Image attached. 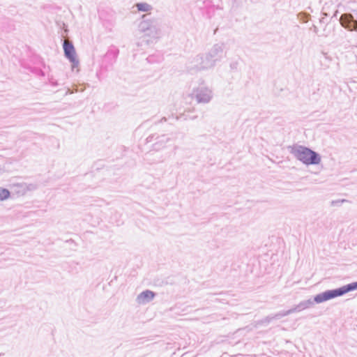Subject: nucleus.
Returning a JSON list of instances; mask_svg holds the SVG:
<instances>
[{"instance_id":"obj_1","label":"nucleus","mask_w":357,"mask_h":357,"mask_svg":"<svg viewBox=\"0 0 357 357\" xmlns=\"http://www.w3.org/2000/svg\"><path fill=\"white\" fill-rule=\"evenodd\" d=\"M357 289V282H353L343 286L339 289L326 291L315 296L314 301L317 303H321L335 297L340 296L349 291Z\"/></svg>"},{"instance_id":"obj_2","label":"nucleus","mask_w":357,"mask_h":357,"mask_svg":"<svg viewBox=\"0 0 357 357\" xmlns=\"http://www.w3.org/2000/svg\"><path fill=\"white\" fill-rule=\"evenodd\" d=\"M296 157L298 160L307 165L318 164L320 162V158L313 151L301 147L296 152Z\"/></svg>"},{"instance_id":"obj_3","label":"nucleus","mask_w":357,"mask_h":357,"mask_svg":"<svg viewBox=\"0 0 357 357\" xmlns=\"http://www.w3.org/2000/svg\"><path fill=\"white\" fill-rule=\"evenodd\" d=\"M63 49L66 56L72 61H76L75 51L73 45L66 40L63 43Z\"/></svg>"},{"instance_id":"obj_4","label":"nucleus","mask_w":357,"mask_h":357,"mask_svg":"<svg viewBox=\"0 0 357 357\" xmlns=\"http://www.w3.org/2000/svg\"><path fill=\"white\" fill-rule=\"evenodd\" d=\"M155 294L150 291L146 290L142 292L137 298V303L139 304H145L153 299Z\"/></svg>"},{"instance_id":"obj_5","label":"nucleus","mask_w":357,"mask_h":357,"mask_svg":"<svg viewBox=\"0 0 357 357\" xmlns=\"http://www.w3.org/2000/svg\"><path fill=\"white\" fill-rule=\"evenodd\" d=\"M347 19V17H342L341 18V22H342V24L343 26H345L347 29H349V30H354V29H356V27H357V22L354 20H349L348 22V24H345V20Z\"/></svg>"},{"instance_id":"obj_6","label":"nucleus","mask_w":357,"mask_h":357,"mask_svg":"<svg viewBox=\"0 0 357 357\" xmlns=\"http://www.w3.org/2000/svg\"><path fill=\"white\" fill-rule=\"evenodd\" d=\"M10 197V192L5 188H0V200H4Z\"/></svg>"},{"instance_id":"obj_7","label":"nucleus","mask_w":357,"mask_h":357,"mask_svg":"<svg viewBox=\"0 0 357 357\" xmlns=\"http://www.w3.org/2000/svg\"><path fill=\"white\" fill-rule=\"evenodd\" d=\"M139 11H148L150 9V6L146 3H139L136 5Z\"/></svg>"}]
</instances>
